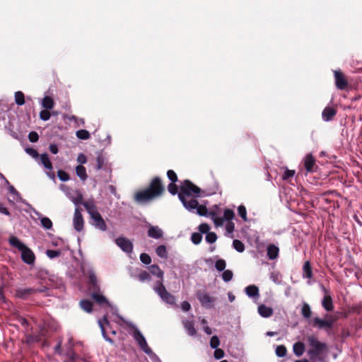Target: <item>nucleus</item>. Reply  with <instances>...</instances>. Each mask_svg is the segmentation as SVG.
Here are the masks:
<instances>
[{"mask_svg":"<svg viewBox=\"0 0 362 362\" xmlns=\"http://www.w3.org/2000/svg\"><path fill=\"white\" fill-rule=\"evenodd\" d=\"M87 274L89 278L90 290L93 300L102 308H109L113 315H115L119 320H124V318L117 313V308L112 305L101 293L97 276L92 267L88 268Z\"/></svg>","mask_w":362,"mask_h":362,"instance_id":"1","label":"nucleus"},{"mask_svg":"<svg viewBox=\"0 0 362 362\" xmlns=\"http://www.w3.org/2000/svg\"><path fill=\"white\" fill-rule=\"evenodd\" d=\"M164 187L159 177H155L149 187L144 191L135 194V200L138 203H146L162 194Z\"/></svg>","mask_w":362,"mask_h":362,"instance_id":"2","label":"nucleus"},{"mask_svg":"<svg viewBox=\"0 0 362 362\" xmlns=\"http://www.w3.org/2000/svg\"><path fill=\"white\" fill-rule=\"evenodd\" d=\"M308 342L310 349L307 351L310 359L313 362H320L323 359V354L327 350L325 343L320 341L315 336H309Z\"/></svg>","mask_w":362,"mask_h":362,"instance_id":"3","label":"nucleus"},{"mask_svg":"<svg viewBox=\"0 0 362 362\" xmlns=\"http://www.w3.org/2000/svg\"><path fill=\"white\" fill-rule=\"evenodd\" d=\"M88 214L90 215L93 221L92 225L97 229L101 231H105L107 229V224L98 212L97 206L93 199H89L83 203Z\"/></svg>","mask_w":362,"mask_h":362,"instance_id":"4","label":"nucleus"},{"mask_svg":"<svg viewBox=\"0 0 362 362\" xmlns=\"http://www.w3.org/2000/svg\"><path fill=\"white\" fill-rule=\"evenodd\" d=\"M201 189L188 180H185L180 185V192L178 194L180 199L183 197L195 195L199 197Z\"/></svg>","mask_w":362,"mask_h":362,"instance_id":"5","label":"nucleus"},{"mask_svg":"<svg viewBox=\"0 0 362 362\" xmlns=\"http://www.w3.org/2000/svg\"><path fill=\"white\" fill-rule=\"evenodd\" d=\"M153 290L165 303L171 305L175 304L176 300L175 296L168 292L161 281H158L155 284Z\"/></svg>","mask_w":362,"mask_h":362,"instance_id":"6","label":"nucleus"},{"mask_svg":"<svg viewBox=\"0 0 362 362\" xmlns=\"http://www.w3.org/2000/svg\"><path fill=\"white\" fill-rule=\"evenodd\" d=\"M336 320L337 317L327 314L325 316V319H321L318 317H314L313 325L319 329H332Z\"/></svg>","mask_w":362,"mask_h":362,"instance_id":"7","label":"nucleus"},{"mask_svg":"<svg viewBox=\"0 0 362 362\" xmlns=\"http://www.w3.org/2000/svg\"><path fill=\"white\" fill-rule=\"evenodd\" d=\"M124 323H126L129 327L134 329L133 337L134 340L136 341L141 349L144 352L145 350L149 348L146 340L142 333L139 331V329L135 327L132 322H127L126 320H122Z\"/></svg>","mask_w":362,"mask_h":362,"instance_id":"8","label":"nucleus"},{"mask_svg":"<svg viewBox=\"0 0 362 362\" xmlns=\"http://www.w3.org/2000/svg\"><path fill=\"white\" fill-rule=\"evenodd\" d=\"M45 288L42 289H36L33 288H17L15 291V296L17 298L21 299H27L30 296L35 293L36 292H44Z\"/></svg>","mask_w":362,"mask_h":362,"instance_id":"9","label":"nucleus"},{"mask_svg":"<svg viewBox=\"0 0 362 362\" xmlns=\"http://www.w3.org/2000/svg\"><path fill=\"white\" fill-rule=\"evenodd\" d=\"M73 225L74 229L78 232H81L83 229L84 221L78 207H76L74 211Z\"/></svg>","mask_w":362,"mask_h":362,"instance_id":"10","label":"nucleus"},{"mask_svg":"<svg viewBox=\"0 0 362 362\" xmlns=\"http://www.w3.org/2000/svg\"><path fill=\"white\" fill-rule=\"evenodd\" d=\"M117 245L121 248L122 250L127 253H131L133 250V245L132 242L124 237H119L115 240Z\"/></svg>","mask_w":362,"mask_h":362,"instance_id":"11","label":"nucleus"},{"mask_svg":"<svg viewBox=\"0 0 362 362\" xmlns=\"http://www.w3.org/2000/svg\"><path fill=\"white\" fill-rule=\"evenodd\" d=\"M212 218L214 220V223L216 226H221L222 225L223 221H231L235 216V214L233 210L227 209L224 211L223 216L221 217H216L215 214H211Z\"/></svg>","mask_w":362,"mask_h":362,"instance_id":"12","label":"nucleus"},{"mask_svg":"<svg viewBox=\"0 0 362 362\" xmlns=\"http://www.w3.org/2000/svg\"><path fill=\"white\" fill-rule=\"evenodd\" d=\"M197 298L202 306L206 308H211L214 307L213 303L215 299L213 297H211L208 293L199 292L197 293Z\"/></svg>","mask_w":362,"mask_h":362,"instance_id":"13","label":"nucleus"},{"mask_svg":"<svg viewBox=\"0 0 362 362\" xmlns=\"http://www.w3.org/2000/svg\"><path fill=\"white\" fill-rule=\"evenodd\" d=\"M40 163L47 170H49V172H47V175L52 179L55 178V175L52 172V164L48 157V155L47 153H42L40 155Z\"/></svg>","mask_w":362,"mask_h":362,"instance_id":"14","label":"nucleus"},{"mask_svg":"<svg viewBox=\"0 0 362 362\" xmlns=\"http://www.w3.org/2000/svg\"><path fill=\"white\" fill-rule=\"evenodd\" d=\"M95 168L96 170H104L110 172L111 171L110 164L107 163L106 158L101 153H99L97 155L96 165Z\"/></svg>","mask_w":362,"mask_h":362,"instance_id":"15","label":"nucleus"},{"mask_svg":"<svg viewBox=\"0 0 362 362\" xmlns=\"http://www.w3.org/2000/svg\"><path fill=\"white\" fill-rule=\"evenodd\" d=\"M21 258L22 260L28 264H32L35 262V255L33 252V251L29 249L26 245L23 248V250H21Z\"/></svg>","mask_w":362,"mask_h":362,"instance_id":"16","label":"nucleus"},{"mask_svg":"<svg viewBox=\"0 0 362 362\" xmlns=\"http://www.w3.org/2000/svg\"><path fill=\"white\" fill-rule=\"evenodd\" d=\"M148 236L154 239H160L163 236V230L159 228L158 226H152L148 224Z\"/></svg>","mask_w":362,"mask_h":362,"instance_id":"17","label":"nucleus"},{"mask_svg":"<svg viewBox=\"0 0 362 362\" xmlns=\"http://www.w3.org/2000/svg\"><path fill=\"white\" fill-rule=\"evenodd\" d=\"M335 84L338 89L344 90L346 88L348 83L341 72L334 71Z\"/></svg>","mask_w":362,"mask_h":362,"instance_id":"18","label":"nucleus"},{"mask_svg":"<svg viewBox=\"0 0 362 362\" xmlns=\"http://www.w3.org/2000/svg\"><path fill=\"white\" fill-rule=\"evenodd\" d=\"M98 325H99V327H100V328L101 329V332H102V335H103V338L107 341H109L110 343H113V341L109 337H107V335L106 334V331H105V326H107V327H110V322L107 320V315H105L103 316V319L98 320Z\"/></svg>","mask_w":362,"mask_h":362,"instance_id":"19","label":"nucleus"},{"mask_svg":"<svg viewBox=\"0 0 362 362\" xmlns=\"http://www.w3.org/2000/svg\"><path fill=\"white\" fill-rule=\"evenodd\" d=\"M279 255V248L274 244H270L267 247V255L270 260H274L278 258Z\"/></svg>","mask_w":362,"mask_h":362,"instance_id":"20","label":"nucleus"},{"mask_svg":"<svg viewBox=\"0 0 362 362\" xmlns=\"http://www.w3.org/2000/svg\"><path fill=\"white\" fill-rule=\"evenodd\" d=\"M180 200L182 203L183 206L190 211L196 210L199 204L198 202L196 199H188L187 197H183L182 199Z\"/></svg>","mask_w":362,"mask_h":362,"instance_id":"21","label":"nucleus"},{"mask_svg":"<svg viewBox=\"0 0 362 362\" xmlns=\"http://www.w3.org/2000/svg\"><path fill=\"white\" fill-rule=\"evenodd\" d=\"M336 114L337 110L334 108L332 107H326L322 112V117L325 122H329L332 120Z\"/></svg>","mask_w":362,"mask_h":362,"instance_id":"22","label":"nucleus"},{"mask_svg":"<svg viewBox=\"0 0 362 362\" xmlns=\"http://www.w3.org/2000/svg\"><path fill=\"white\" fill-rule=\"evenodd\" d=\"M8 192L11 194V198L8 199L10 202H23L19 192L15 189V187L10 183L6 185Z\"/></svg>","mask_w":362,"mask_h":362,"instance_id":"23","label":"nucleus"},{"mask_svg":"<svg viewBox=\"0 0 362 362\" xmlns=\"http://www.w3.org/2000/svg\"><path fill=\"white\" fill-rule=\"evenodd\" d=\"M304 166L308 173H312L314 171V167L315 166V159L312 154H308L305 157Z\"/></svg>","mask_w":362,"mask_h":362,"instance_id":"24","label":"nucleus"},{"mask_svg":"<svg viewBox=\"0 0 362 362\" xmlns=\"http://www.w3.org/2000/svg\"><path fill=\"white\" fill-rule=\"evenodd\" d=\"M313 270L310 261H305L303 266L302 277L303 279H311L313 278Z\"/></svg>","mask_w":362,"mask_h":362,"instance_id":"25","label":"nucleus"},{"mask_svg":"<svg viewBox=\"0 0 362 362\" xmlns=\"http://www.w3.org/2000/svg\"><path fill=\"white\" fill-rule=\"evenodd\" d=\"M258 313L262 317H269L273 313L274 310L271 307L266 306L265 305H260L258 307Z\"/></svg>","mask_w":362,"mask_h":362,"instance_id":"26","label":"nucleus"},{"mask_svg":"<svg viewBox=\"0 0 362 362\" xmlns=\"http://www.w3.org/2000/svg\"><path fill=\"white\" fill-rule=\"evenodd\" d=\"M34 212L37 216H38V218L41 222V225L44 228L47 229V230L52 229V222L49 218L42 216L40 213H39L36 211H34Z\"/></svg>","mask_w":362,"mask_h":362,"instance_id":"27","label":"nucleus"},{"mask_svg":"<svg viewBox=\"0 0 362 362\" xmlns=\"http://www.w3.org/2000/svg\"><path fill=\"white\" fill-rule=\"evenodd\" d=\"M182 324L189 336L194 337L197 334V331L192 320H183Z\"/></svg>","mask_w":362,"mask_h":362,"instance_id":"28","label":"nucleus"},{"mask_svg":"<svg viewBox=\"0 0 362 362\" xmlns=\"http://www.w3.org/2000/svg\"><path fill=\"white\" fill-rule=\"evenodd\" d=\"M245 293L250 298H258L259 296V288L255 285H250L245 288Z\"/></svg>","mask_w":362,"mask_h":362,"instance_id":"29","label":"nucleus"},{"mask_svg":"<svg viewBox=\"0 0 362 362\" xmlns=\"http://www.w3.org/2000/svg\"><path fill=\"white\" fill-rule=\"evenodd\" d=\"M322 305L327 311H331L333 310V302L332 298L329 295H325L322 300Z\"/></svg>","mask_w":362,"mask_h":362,"instance_id":"30","label":"nucleus"},{"mask_svg":"<svg viewBox=\"0 0 362 362\" xmlns=\"http://www.w3.org/2000/svg\"><path fill=\"white\" fill-rule=\"evenodd\" d=\"M149 271L150 272L154 275L156 276L158 278L160 279L159 281H161L163 282V272L160 269V267L156 264H153L149 267Z\"/></svg>","mask_w":362,"mask_h":362,"instance_id":"31","label":"nucleus"},{"mask_svg":"<svg viewBox=\"0 0 362 362\" xmlns=\"http://www.w3.org/2000/svg\"><path fill=\"white\" fill-rule=\"evenodd\" d=\"M293 353L297 356H301L305 352V345L303 342H296L293 346Z\"/></svg>","mask_w":362,"mask_h":362,"instance_id":"32","label":"nucleus"},{"mask_svg":"<svg viewBox=\"0 0 362 362\" xmlns=\"http://www.w3.org/2000/svg\"><path fill=\"white\" fill-rule=\"evenodd\" d=\"M76 175L82 180L85 181L88 178L86 168L81 165H78L76 167Z\"/></svg>","mask_w":362,"mask_h":362,"instance_id":"33","label":"nucleus"},{"mask_svg":"<svg viewBox=\"0 0 362 362\" xmlns=\"http://www.w3.org/2000/svg\"><path fill=\"white\" fill-rule=\"evenodd\" d=\"M41 105L46 110H51L54 107V103L49 96H45L41 102Z\"/></svg>","mask_w":362,"mask_h":362,"instance_id":"34","label":"nucleus"},{"mask_svg":"<svg viewBox=\"0 0 362 362\" xmlns=\"http://www.w3.org/2000/svg\"><path fill=\"white\" fill-rule=\"evenodd\" d=\"M8 241L13 247L18 248L20 251L23 250V248H24L25 246V245H24L18 238L15 236L11 237Z\"/></svg>","mask_w":362,"mask_h":362,"instance_id":"35","label":"nucleus"},{"mask_svg":"<svg viewBox=\"0 0 362 362\" xmlns=\"http://www.w3.org/2000/svg\"><path fill=\"white\" fill-rule=\"evenodd\" d=\"M81 309L87 313H90L93 310V304L89 300H82L80 302Z\"/></svg>","mask_w":362,"mask_h":362,"instance_id":"36","label":"nucleus"},{"mask_svg":"<svg viewBox=\"0 0 362 362\" xmlns=\"http://www.w3.org/2000/svg\"><path fill=\"white\" fill-rule=\"evenodd\" d=\"M156 252L157 255L161 258L166 259L168 257L167 249L165 245L158 246L156 250Z\"/></svg>","mask_w":362,"mask_h":362,"instance_id":"37","label":"nucleus"},{"mask_svg":"<svg viewBox=\"0 0 362 362\" xmlns=\"http://www.w3.org/2000/svg\"><path fill=\"white\" fill-rule=\"evenodd\" d=\"M301 314L305 318H310L312 311L310 305L308 303H304L301 309Z\"/></svg>","mask_w":362,"mask_h":362,"instance_id":"38","label":"nucleus"},{"mask_svg":"<svg viewBox=\"0 0 362 362\" xmlns=\"http://www.w3.org/2000/svg\"><path fill=\"white\" fill-rule=\"evenodd\" d=\"M15 102L18 105H23L25 103L24 94L21 91L15 93Z\"/></svg>","mask_w":362,"mask_h":362,"instance_id":"39","label":"nucleus"},{"mask_svg":"<svg viewBox=\"0 0 362 362\" xmlns=\"http://www.w3.org/2000/svg\"><path fill=\"white\" fill-rule=\"evenodd\" d=\"M233 247L238 252H243L245 250V245L239 240H233Z\"/></svg>","mask_w":362,"mask_h":362,"instance_id":"40","label":"nucleus"},{"mask_svg":"<svg viewBox=\"0 0 362 362\" xmlns=\"http://www.w3.org/2000/svg\"><path fill=\"white\" fill-rule=\"evenodd\" d=\"M76 136L80 139H88L90 138L89 132L86 129L78 130L76 133Z\"/></svg>","mask_w":362,"mask_h":362,"instance_id":"41","label":"nucleus"},{"mask_svg":"<svg viewBox=\"0 0 362 362\" xmlns=\"http://www.w3.org/2000/svg\"><path fill=\"white\" fill-rule=\"evenodd\" d=\"M226 263L224 259H218L215 263V267L218 272H223L226 269Z\"/></svg>","mask_w":362,"mask_h":362,"instance_id":"42","label":"nucleus"},{"mask_svg":"<svg viewBox=\"0 0 362 362\" xmlns=\"http://www.w3.org/2000/svg\"><path fill=\"white\" fill-rule=\"evenodd\" d=\"M221 276L225 282H228L233 279V274L231 270L227 269L223 271Z\"/></svg>","mask_w":362,"mask_h":362,"instance_id":"43","label":"nucleus"},{"mask_svg":"<svg viewBox=\"0 0 362 362\" xmlns=\"http://www.w3.org/2000/svg\"><path fill=\"white\" fill-rule=\"evenodd\" d=\"M275 352L277 356L284 357L286 355L287 350L285 346L279 345L276 348Z\"/></svg>","mask_w":362,"mask_h":362,"instance_id":"44","label":"nucleus"},{"mask_svg":"<svg viewBox=\"0 0 362 362\" xmlns=\"http://www.w3.org/2000/svg\"><path fill=\"white\" fill-rule=\"evenodd\" d=\"M145 354H146L149 358L153 361V362H160L158 356L153 352V351L149 347L144 351Z\"/></svg>","mask_w":362,"mask_h":362,"instance_id":"45","label":"nucleus"},{"mask_svg":"<svg viewBox=\"0 0 362 362\" xmlns=\"http://www.w3.org/2000/svg\"><path fill=\"white\" fill-rule=\"evenodd\" d=\"M138 279L140 281L144 282L151 279V276L146 271L141 272L138 275Z\"/></svg>","mask_w":362,"mask_h":362,"instance_id":"46","label":"nucleus"},{"mask_svg":"<svg viewBox=\"0 0 362 362\" xmlns=\"http://www.w3.org/2000/svg\"><path fill=\"white\" fill-rule=\"evenodd\" d=\"M238 213L243 221H247V210L245 206L240 205L238 208Z\"/></svg>","mask_w":362,"mask_h":362,"instance_id":"47","label":"nucleus"},{"mask_svg":"<svg viewBox=\"0 0 362 362\" xmlns=\"http://www.w3.org/2000/svg\"><path fill=\"white\" fill-rule=\"evenodd\" d=\"M71 202L76 205L78 206V204L83 203V195L80 192H77V195L76 197H71Z\"/></svg>","mask_w":362,"mask_h":362,"instance_id":"48","label":"nucleus"},{"mask_svg":"<svg viewBox=\"0 0 362 362\" xmlns=\"http://www.w3.org/2000/svg\"><path fill=\"white\" fill-rule=\"evenodd\" d=\"M57 176L59 179L62 182H66L69 180V175L64 170H59L57 171Z\"/></svg>","mask_w":362,"mask_h":362,"instance_id":"49","label":"nucleus"},{"mask_svg":"<svg viewBox=\"0 0 362 362\" xmlns=\"http://www.w3.org/2000/svg\"><path fill=\"white\" fill-rule=\"evenodd\" d=\"M62 254L61 250H47L46 251V255L49 259H54L55 257H59Z\"/></svg>","mask_w":362,"mask_h":362,"instance_id":"50","label":"nucleus"},{"mask_svg":"<svg viewBox=\"0 0 362 362\" xmlns=\"http://www.w3.org/2000/svg\"><path fill=\"white\" fill-rule=\"evenodd\" d=\"M205 239L207 243L212 244L216 241L217 235L214 232H209L206 234Z\"/></svg>","mask_w":362,"mask_h":362,"instance_id":"51","label":"nucleus"},{"mask_svg":"<svg viewBox=\"0 0 362 362\" xmlns=\"http://www.w3.org/2000/svg\"><path fill=\"white\" fill-rule=\"evenodd\" d=\"M202 240V236L199 233H193L191 236V240L192 242L195 244L198 245L201 243Z\"/></svg>","mask_w":362,"mask_h":362,"instance_id":"52","label":"nucleus"},{"mask_svg":"<svg viewBox=\"0 0 362 362\" xmlns=\"http://www.w3.org/2000/svg\"><path fill=\"white\" fill-rule=\"evenodd\" d=\"M220 344L219 339L217 336H213L210 340V346L212 349H217Z\"/></svg>","mask_w":362,"mask_h":362,"instance_id":"53","label":"nucleus"},{"mask_svg":"<svg viewBox=\"0 0 362 362\" xmlns=\"http://www.w3.org/2000/svg\"><path fill=\"white\" fill-rule=\"evenodd\" d=\"M140 260L145 264H149L151 262V257L146 253H141L140 255Z\"/></svg>","mask_w":362,"mask_h":362,"instance_id":"54","label":"nucleus"},{"mask_svg":"<svg viewBox=\"0 0 362 362\" xmlns=\"http://www.w3.org/2000/svg\"><path fill=\"white\" fill-rule=\"evenodd\" d=\"M50 117H51V113L47 110H42L40 112V118L43 121L49 120Z\"/></svg>","mask_w":362,"mask_h":362,"instance_id":"55","label":"nucleus"},{"mask_svg":"<svg viewBox=\"0 0 362 362\" xmlns=\"http://www.w3.org/2000/svg\"><path fill=\"white\" fill-rule=\"evenodd\" d=\"M167 176L172 182H175L177 181V175L173 170H168Z\"/></svg>","mask_w":362,"mask_h":362,"instance_id":"56","label":"nucleus"},{"mask_svg":"<svg viewBox=\"0 0 362 362\" xmlns=\"http://www.w3.org/2000/svg\"><path fill=\"white\" fill-rule=\"evenodd\" d=\"M295 175V171L291 170H286L282 175V179L284 180H287L291 177H293Z\"/></svg>","mask_w":362,"mask_h":362,"instance_id":"57","label":"nucleus"},{"mask_svg":"<svg viewBox=\"0 0 362 362\" xmlns=\"http://www.w3.org/2000/svg\"><path fill=\"white\" fill-rule=\"evenodd\" d=\"M210 227L207 223H202L199 226V230L201 233H209Z\"/></svg>","mask_w":362,"mask_h":362,"instance_id":"58","label":"nucleus"},{"mask_svg":"<svg viewBox=\"0 0 362 362\" xmlns=\"http://www.w3.org/2000/svg\"><path fill=\"white\" fill-rule=\"evenodd\" d=\"M168 190L171 194L175 195L177 193V187L175 182H172L168 185Z\"/></svg>","mask_w":362,"mask_h":362,"instance_id":"59","label":"nucleus"},{"mask_svg":"<svg viewBox=\"0 0 362 362\" xmlns=\"http://www.w3.org/2000/svg\"><path fill=\"white\" fill-rule=\"evenodd\" d=\"M197 213L200 216H206L207 214V209L206 206H199L198 204V206L196 209Z\"/></svg>","mask_w":362,"mask_h":362,"instance_id":"60","label":"nucleus"},{"mask_svg":"<svg viewBox=\"0 0 362 362\" xmlns=\"http://www.w3.org/2000/svg\"><path fill=\"white\" fill-rule=\"evenodd\" d=\"M39 139V136L37 132H31L28 134V139L30 142H36Z\"/></svg>","mask_w":362,"mask_h":362,"instance_id":"61","label":"nucleus"},{"mask_svg":"<svg viewBox=\"0 0 362 362\" xmlns=\"http://www.w3.org/2000/svg\"><path fill=\"white\" fill-rule=\"evenodd\" d=\"M215 351H214V357L216 359H221L222 358L223 356H224V352L222 349H214Z\"/></svg>","mask_w":362,"mask_h":362,"instance_id":"62","label":"nucleus"},{"mask_svg":"<svg viewBox=\"0 0 362 362\" xmlns=\"http://www.w3.org/2000/svg\"><path fill=\"white\" fill-rule=\"evenodd\" d=\"M77 161L80 165H83V164L87 162V158L83 153H81L78 155Z\"/></svg>","mask_w":362,"mask_h":362,"instance_id":"63","label":"nucleus"},{"mask_svg":"<svg viewBox=\"0 0 362 362\" xmlns=\"http://www.w3.org/2000/svg\"><path fill=\"white\" fill-rule=\"evenodd\" d=\"M181 309L184 311V312H187V311H189L190 309H191V305L189 302L187 301H183L182 303H181Z\"/></svg>","mask_w":362,"mask_h":362,"instance_id":"64","label":"nucleus"}]
</instances>
